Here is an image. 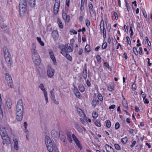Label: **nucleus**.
<instances>
[{"label": "nucleus", "mask_w": 152, "mask_h": 152, "mask_svg": "<svg viewBox=\"0 0 152 152\" xmlns=\"http://www.w3.org/2000/svg\"><path fill=\"white\" fill-rule=\"evenodd\" d=\"M16 118L18 121H21L23 118V106L22 100H19L16 106Z\"/></svg>", "instance_id": "nucleus-1"}, {"label": "nucleus", "mask_w": 152, "mask_h": 152, "mask_svg": "<svg viewBox=\"0 0 152 152\" xmlns=\"http://www.w3.org/2000/svg\"><path fill=\"white\" fill-rule=\"evenodd\" d=\"M58 48L61 49V53L63 55L65 54L66 53L72 52L73 49V47L71 45L66 44L64 45L63 44L60 45L58 46Z\"/></svg>", "instance_id": "nucleus-2"}, {"label": "nucleus", "mask_w": 152, "mask_h": 152, "mask_svg": "<svg viewBox=\"0 0 152 152\" xmlns=\"http://www.w3.org/2000/svg\"><path fill=\"white\" fill-rule=\"evenodd\" d=\"M3 52L6 61L8 64V66H10L12 63V60L11 55L6 46L3 47Z\"/></svg>", "instance_id": "nucleus-3"}, {"label": "nucleus", "mask_w": 152, "mask_h": 152, "mask_svg": "<svg viewBox=\"0 0 152 152\" xmlns=\"http://www.w3.org/2000/svg\"><path fill=\"white\" fill-rule=\"evenodd\" d=\"M27 3L26 0H23L19 3V12L20 16L23 17L26 11Z\"/></svg>", "instance_id": "nucleus-4"}, {"label": "nucleus", "mask_w": 152, "mask_h": 152, "mask_svg": "<svg viewBox=\"0 0 152 152\" xmlns=\"http://www.w3.org/2000/svg\"><path fill=\"white\" fill-rule=\"evenodd\" d=\"M45 142L48 151L49 152H52L53 150L54 146L53 145L51 140L49 137L48 136H45Z\"/></svg>", "instance_id": "nucleus-5"}, {"label": "nucleus", "mask_w": 152, "mask_h": 152, "mask_svg": "<svg viewBox=\"0 0 152 152\" xmlns=\"http://www.w3.org/2000/svg\"><path fill=\"white\" fill-rule=\"evenodd\" d=\"M5 78L8 86L11 88H12V81L10 75L7 73L5 75Z\"/></svg>", "instance_id": "nucleus-6"}, {"label": "nucleus", "mask_w": 152, "mask_h": 152, "mask_svg": "<svg viewBox=\"0 0 152 152\" xmlns=\"http://www.w3.org/2000/svg\"><path fill=\"white\" fill-rule=\"evenodd\" d=\"M60 6V0H55L53 9L54 14L56 15L58 13Z\"/></svg>", "instance_id": "nucleus-7"}, {"label": "nucleus", "mask_w": 152, "mask_h": 152, "mask_svg": "<svg viewBox=\"0 0 152 152\" xmlns=\"http://www.w3.org/2000/svg\"><path fill=\"white\" fill-rule=\"evenodd\" d=\"M47 72L48 76L49 77H52L54 75V70L51 67L48 66L47 69Z\"/></svg>", "instance_id": "nucleus-8"}, {"label": "nucleus", "mask_w": 152, "mask_h": 152, "mask_svg": "<svg viewBox=\"0 0 152 152\" xmlns=\"http://www.w3.org/2000/svg\"><path fill=\"white\" fill-rule=\"evenodd\" d=\"M33 61L37 65H39L41 62L40 57L39 55L32 57Z\"/></svg>", "instance_id": "nucleus-9"}, {"label": "nucleus", "mask_w": 152, "mask_h": 152, "mask_svg": "<svg viewBox=\"0 0 152 152\" xmlns=\"http://www.w3.org/2000/svg\"><path fill=\"white\" fill-rule=\"evenodd\" d=\"M36 44L34 43L32 45V48L31 50L32 57L37 56V55H39L38 52L36 50Z\"/></svg>", "instance_id": "nucleus-10"}, {"label": "nucleus", "mask_w": 152, "mask_h": 152, "mask_svg": "<svg viewBox=\"0 0 152 152\" xmlns=\"http://www.w3.org/2000/svg\"><path fill=\"white\" fill-rule=\"evenodd\" d=\"M2 138L3 140V145L5 144L7 145L10 143V140L8 136H5Z\"/></svg>", "instance_id": "nucleus-11"}, {"label": "nucleus", "mask_w": 152, "mask_h": 152, "mask_svg": "<svg viewBox=\"0 0 152 152\" xmlns=\"http://www.w3.org/2000/svg\"><path fill=\"white\" fill-rule=\"evenodd\" d=\"M53 37L54 40H56L58 38V32L57 31L54 30L52 33Z\"/></svg>", "instance_id": "nucleus-12"}, {"label": "nucleus", "mask_w": 152, "mask_h": 152, "mask_svg": "<svg viewBox=\"0 0 152 152\" xmlns=\"http://www.w3.org/2000/svg\"><path fill=\"white\" fill-rule=\"evenodd\" d=\"M88 7L89 9L90 10V14L91 15V12H92L94 15L95 16H96V12L95 10H93V5L91 3H89L88 4Z\"/></svg>", "instance_id": "nucleus-13"}, {"label": "nucleus", "mask_w": 152, "mask_h": 152, "mask_svg": "<svg viewBox=\"0 0 152 152\" xmlns=\"http://www.w3.org/2000/svg\"><path fill=\"white\" fill-rule=\"evenodd\" d=\"M105 146L107 151L108 152H114L113 148L109 145L106 144Z\"/></svg>", "instance_id": "nucleus-14"}, {"label": "nucleus", "mask_w": 152, "mask_h": 152, "mask_svg": "<svg viewBox=\"0 0 152 152\" xmlns=\"http://www.w3.org/2000/svg\"><path fill=\"white\" fill-rule=\"evenodd\" d=\"M72 137L73 140L75 141L76 143L78 145L79 143V140H78L76 136L74 134H72Z\"/></svg>", "instance_id": "nucleus-15"}, {"label": "nucleus", "mask_w": 152, "mask_h": 152, "mask_svg": "<svg viewBox=\"0 0 152 152\" xmlns=\"http://www.w3.org/2000/svg\"><path fill=\"white\" fill-rule=\"evenodd\" d=\"M59 135L60 136V138L61 139H64V142H65V140L64 139L65 138V135L64 134V133L62 131H60L59 132Z\"/></svg>", "instance_id": "nucleus-16"}, {"label": "nucleus", "mask_w": 152, "mask_h": 152, "mask_svg": "<svg viewBox=\"0 0 152 152\" xmlns=\"http://www.w3.org/2000/svg\"><path fill=\"white\" fill-rule=\"evenodd\" d=\"M51 134L53 137H55L58 136V133L55 130H53L51 131Z\"/></svg>", "instance_id": "nucleus-17"}, {"label": "nucleus", "mask_w": 152, "mask_h": 152, "mask_svg": "<svg viewBox=\"0 0 152 152\" xmlns=\"http://www.w3.org/2000/svg\"><path fill=\"white\" fill-rule=\"evenodd\" d=\"M77 111L80 116H82L83 114L84 115H85L82 110L80 108H77Z\"/></svg>", "instance_id": "nucleus-18"}, {"label": "nucleus", "mask_w": 152, "mask_h": 152, "mask_svg": "<svg viewBox=\"0 0 152 152\" xmlns=\"http://www.w3.org/2000/svg\"><path fill=\"white\" fill-rule=\"evenodd\" d=\"M85 50L87 52H89L91 50V49L89 45L87 44L85 46Z\"/></svg>", "instance_id": "nucleus-19"}, {"label": "nucleus", "mask_w": 152, "mask_h": 152, "mask_svg": "<svg viewBox=\"0 0 152 152\" xmlns=\"http://www.w3.org/2000/svg\"><path fill=\"white\" fill-rule=\"evenodd\" d=\"M74 91V93L76 96L77 97L80 98V94L79 91L77 89H75Z\"/></svg>", "instance_id": "nucleus-20"}, {"label": "nucleus", "mask_w": 152, "mask_h": 152, "mask_svg": "<svg viewBox=\"0 0 152 152\" xmlns=\"http://www.w3.org/2000/svg\"><path fill=\"white\" fill-rule=\"evenodd\" d=\"M87 72L86 69H83V75H82V76L85 79H86L87 78Z\"/></svg>", "instance_id": "nucleus-21"}, {"label": "nucleus", "mask_w": 152, "mask_h": 152, "mask_svg": "<svg viewBox=\"0 0 152 152\" xmlns=\"http://www.w3.org/2000/svg\"><path fill=\"white\" fill-rule=\"evenodd\" d=\"M37 39L38 41L42 46H44V43L42 41H41V38L40 37H37Z\"/></svg>", "instance_id": "nucleus-22"}, {"label": "nucleus", "mask_w": 152, "mask_h": 152, "mask_svg": "<svg viewBox=\"0 0 152 152\" xmlns=\"http://www.w3.org/2000/svg\"><path fill=\"white\" fill-rule=\"evenodd\" d=\"M122 104L123 106L125 107H127L128 104L126 101L125 98H123V99L122 101Z\"/></svg>", "instance_id": "nucleus-23"}, {"label": "nucleus", "mask_w": 152, "mask_h": 152, "mask_svg": "<svg viewBox=\"0 0 152 152\" xmlns=\"http://www.w3.org/2000/svg\"><path fill=\"white\" fill-rule=\"evenodd\" d=\"M64 56H65L68 60L71 61L72 60V57L70 55L66 53H65V54Z\"/></svg>", "instance_id": "nucleus-24"}, {"label": "nucleus", "mask_w": 152, "mask_h": 152, "mask_svg": "<svg viewBox=\"0 0 152 152\" xmlns=\"http://www.w3.org/2000/svg\"><path fill=\"white\" fill-rule=\"evenodd\" d=\"M58 23L59 25V27L61 28H62L63 27L61 21L59 19H58Z\"/></svg>", "instance_id": "nucleus-25"}, {"label": "nucleus", "mask_w": 152, "mask_h": 152, "mask_svg": "<svg viewBox=\"0 0 152 152\" xmlns=\"http://www.w3.org/2000/svg\"><path fill=\"white\" fill-rule=\"evenodd\" d=\"M54 89L53 88L50 91V98L51 99L55 97V94L54 92Z\"/></svg>", "instance_id": "nucleus-26"}, {"label": "nucleus", "mask_w": 152, "mask_h": 152, "mask_svg": "<svg viewBox=\"0 0 152 152\" xmlns=\"http://www.w3.org/2000/svg\"><path fill=\"white\" fill-rule=\"evenodd\" d=\"M79 90L80 91L83 92L85 90L84 87L82 85H80L79 86Z\"/></svg>", "instance_id": "nucleus-27"}, {"label": "nucleus", "mask_w": 152, "mask_h": 152, "mask_svg": "<svg viewBox=\"0 0 152 152\" xmlns=\"http://www.w3.org/2000/svg\"><path fill=\"white\" fill-rule=\"evenodd\" d=\"M95 124L97 126L100 127L101 126V124L100 121L98 120H97L95 122Z\"/></svg>", "instance_id": "nucleus-28"}, {"label": "nucleus", "mask_w": 152, "mask_h": 152, "mask_svg": "<svg viewBox=\"0 0 152 152\" xmlns=\"http://www.w3.org/2000/svg\"><path fill=\"white\" fill-rule=\"evenodd\" d=\"M121 142L123 144H126L127 141V137H125L124 138H122L121 140Z\"/></svg>", "instance_id": "nucleus-29"}, {"label": "nucleus", "mask_w": 152, "mask_h": 152, "mask_svg": "<svg viewBox=\"0 0 152 152\" xmlns=\"http://www.w3.org/2000/svg\"><path fill=\"white\" fill-rule=\"evenodd\" d=\"M133 51L134 54L136 56H137L138 54V52L137 50V48L136 47H134L133 48Z\"/></svg>", "instance_id": "nucleus-30"}, {"label": "nucleus", "mask_w": 152, "mask_h": 152, "mask_svg": "<svg viewBox=\"0 0 152 152\" xmlns=\"http://www.w3.org/2000/svg\"><path fill=\"white\" fill-rule=\"evenodd\" d=\"M92 116L94 118H96L98 116V114L96 112H93L92 114Z\"/></svg>", "instance_id": "nucleus-31"}, {"label": "nucleus", "mask_w": 152, "mask_h": 152, "mask_svg": "<svg viewBox=\"0 0 152 152\" xmlns=\"http://www.w3.org/2000/svg\"><path fill=\"white\" fill-rule=\"evenodd\" d=\"M52 101L53 102V103L56 104H59L58 101L56 100L55 97L51 99Z\"/></svg>", "instance_id": "nucleus-32"}, {"label": "nucleus", "mask_w": 152, "mask_h": 152, "mask_svg": "<svg viewBox=\"0 0 152 152\" xmlns=\"http://www.w3.org/2000/svg\"><path fill=\"white\" fill-rule=\"evenodd\" d=\"M97 104V102L96 100H93L92 102V106L95 107L96 106V105Z\"/></svg>", "instance_id": "nucleus-33"}, {"label": "nucleus", "mask_w": 152, "mask_h": 152, "mask_svg": "<svg viewBox=\"0 0 152 152\" xmlns=\"http://www.w3.org/2000/svg\"><path fill=\"white\" fill-rule=\"evenodd\" d=\"M6 103L8 107L9 108H10L11 107L12 105L10 101H9L8 100L6 101Z\"/></svg>", "instance_id": "nucleus-34"}, {"label": "nucleus", "mask_w": 152, "mask_h": 152, "mask_svg": "<svg viewBox=\"0 0 152 152\" xmlns=\"http://www.w3.org/2000/svg\"><path fill=\"white\" fill-rule=\"evenodd\" d=\"M120 127V124L118 122H117L115 124V128L116 130L118 129Z\"/></svg>", "instance_id": "nucleus-35"}, {"label": "nucleus", "mask_w": 152, "mask_h": 152, "mask_svg": "<svg viewBox=\"0 0 152 152\" xmlns=\"http://www.w3.org/2000/svg\"><path fill=\"white\" fill-rule=\"evenodd\" d=\"M39 88L41 89L43 91L45 90L43 84L42 83L39 86Z\"/></svg>", "instance_id": "nucleus-36"}, {"label": "nucleus", "mask_w": 152, "mask_h": 152, "mask_svg": "<svg viewBox=\"0 0 152 152\" xmlns=\"http://www.w3.org/2000/svg\"><path fill=\"white\" fill-rule=\"evenodd\" d=\"M66 135L67 137H71V134L70 131L67 130L66 131Z\"/></svg>", "instance_id": "nucleus-37"}, {"label": "nucleus", "mask_w": 152, "mask_h": 152, "mask_svg": "<svg viewBox=\"0 0 152 152\" xmlns=\"http://www.w3.org/2000/svg\"><path fill=\"white\" fill-rule=\"evenodd\" d=\"M102 30L103 31V37L104 39H105L106 37V32L105 29V28H103Z\"/></svg>", "instance_id": "nucleus-38"}, {"label": "nucleus", "mask_w": 152, "mask_h": 152, "mask_svg": "<svg viewBox=\"0 0 152 152\" xmlns=\"http://www.w3.org/2000/svg\"><path fill=\"white\" fill-rule=\"evenodd\" d=\"M106 126L107 128H110V127L111 125L110 121L109 120H108L107 121V122L106 123Z\"/></svg>", "instance_id": "nucleus-39"}, {"label": "nucleus", "mask_w": 152, "mask_h": 152, "mask_svg": "<svg viewBox=\"0 0 152 152\" xmlns=\"http://www.w3.org/2000/svg\"><path fill=\"white\" fill-rule=\"evenodd\" d=\"M96 58L97 61L98 62H101V58L100 55H97L96 56Z\"/></svg>", "instance_id": "nucleus-40"}, {"label": "nucleus", "mask_w": 152, "mask_h": 152, "mask_svg": "<svg viewBox=\"0 0 152 152\" xmlns=\"http://www.w3.org/2000/svg\"><path fill=\"white\" fill-rule=\"evenodd\" d=\"M86 26L88 27L90 25V21L88 19L86 20Z\"/></svg>", "instance_id": "nucleus-41"}, {"label": "nucleus", "mask_w": 152, "mask_h": 152, "mask_svg": "<svg viewBox=\"0 0 152 152\" xmlns=\"http://www.w3.org/2000/svg\"><path fill=\"white\" fill-rule=\"evenodd\" d=\"M107 43L105 42L103 43L102 45V48L104 49L106 48L107 47Z\"/></svg>", "instance_id": "nucleus-42"}, {"label": "nucleus", "mask_w": 152, "mask_h": 152, "mask_svg": "<svg viewBox=\"0 0 152 152\" xmlns=\"http://www.w3.org/2000/svg\"><path fill=\"white\" fill-rule=\"evenodd\" d=\"M115 149L118 150H120L121 149V148L119 145L117 144H115Z\"/></svg>", "instance_id": "nucleus-43"}, {"label": "nucleus", "mask_w": 152, "mask_h": 152, "mask_svg": "<svg viewBox=\"0 0 152 152\" xmlns=\"http://www.w3.org/2000/svg\"><path fill=\"white\" fill-rule=\"evenodd\" d=\"M98 98L100 101H102L103 100V97L102 95L100 94H98Z\"/></svg>", "instance_id": "nucleus-44"}, {"label": "nucleus", "mask_w": 152, "mask_h": 152, "mask_svg": "<svg viewBox=\"0 0 152 152\" xmlns=\"http://www.w3.org/2000/svg\"><path fill=\"white\" fill-rule=\"evenodd\" d=\"M51 59L52 60L54 63L56 62V59L54 55L50 56Z\"/></svg>", "instance_id": "nucleus-45"}, {"label": "nucleus", "mask_w": 152, "mask_h": 152, "mask_svg": "<svg viewBox=\"0 0 152 152\" xmlns=\"http://www.w3.org/2000/svg\"><path fill=\"white\" fill-rule=\"evenodd\" d=\"M126 39L127 43L129 44L130 45L131 44V42L129 37L128 36H127L126 37Z\"/></svg>", "instance_id": "nucleus-46"}, {"label": "nucleus", "mask_w": 152, "mask_h": 152, "mask_svg": "<svg viewBox=\"0 0 152 152\" xmlns=\"http://www.w3.org/2000/svg\"><path fill=\"white\" fill-rule=\"evenodd\" d=\"M130 31H131V33H130V37H131L133 35V34H134L133 30L132 29V27L131 26L130 27Z\"/></svg>", "instance_id": "nucleus-47"}, {"label": "nucleus", "mask_w": 152, "mask_h": 152, "mask_svg": "<svg viewBox=\"0 0 152 152\" xmlns=\"http://www.w3.org/2000/svg\"><path fill=\"white\" fill-rule=\"evenodd\" d=\"M125 3L126 4V5H125V6H126V9L127 10L129 11V8L130 7L129 5V4H128V3L127 2V1L126 0H125Z\"/></svg>", "instance_id": "nucleus-48"}, {"label": "nucleus", "mask_w": 152, "mask_h": 152, "mask_svg": "<svg viewBox=\"0 0 152 152\" xmlns=\"http://www.w3.org/2000/svg\"><path fill=\"white\" fill-rule=\"evenodd\" d=\"M145 39L147 41V42L148 43V46H151V42H149V39H148V37H145Z\"/></svg>", "instance_id": "nucleus-49"}, {"label": "nucleus", "mask_w": 152, "mask_h": 152, "mask_svg": "<svg viewBox=\"0 0 152 152\" xmlns=\"http://www.w3.org/2000/svg\"><path fill=\"white\" fill-rule=\"evenodd\" d=\"M62 15H63L64 16H65L66 15L67 12L66 11V10H62Z\"/></svg>", "instance_id": "nucleus-50"}, {"label": "nucleus", "mask_w": 152, "mask_h": 152, "mask_svg": "<svg viewBox=\"0 0 152 152\" xmlns=\"http://www.w3.org/2000/svg\"><path fill=\"white\" fill-rule=\"evenodd\" d=\"M54 152H59L58 150L56 145H54L53 150Z\"/></svg>", "instance_id": "nucleus-51"}, {"label": "nucleus", "mask_w": 152, "mask_h": 152, "mask_svg": "<svg viewBox=\"0 0 152 152\" xmlns=\"http://www.w3.org/2000/svg\"><path fill=\"white\" fill-rule=\"evenodd\" d=\"M14 145H18V142L17 140L16 139H14L13 140Z\"/></svg>", "instance_id": "nucleus-52"}, {"label": "nucleus", "mask_w": 152, "mask_h": 152, "mask_svg": "<svg viewBox=\"0 0 152 152\" xmlns=\"http://www.w3.org/2000/svg\"><path fill=\"white\" fill-rule=\"evenodd\" d=\"M104 65L107 68H108V69H110V66L109 65V64L108 63L105 62L104 63Z\"/></svg>", "instance_id": "nucleus-53"}, {"label": "nucleus", "mask_w": 152, "mask_h": 152, "mask_svg": "<svg viewBox=\"0 0 152 152\" xmlns=\"http://www.w3.org/2000/svg\"><path fill=\"white\" fill-rule=\"evenodd\" d=\"M136 143V141H134L132 142V145H131L130 146L131 148H132L135 145Z\"/></svg>", "instance_id": "nucleus-54"}, {"label": "nucleus", "mask_w": 152, "mask_h": 152, "mask_svg": "<svg viewBox=\"0 0 152 152\" xmlns=\"http://www.w3.org/2000/svg\"><path fill=\"white\" fill-rule=\"evenodd\" d=\"M83 52V50L82 48H80L78 51V54L79 55H81Z\"/></svg>", "instance_id": "nucleus-55"}, {"label": "nucleus", "mask_w": 152, "mask_h": 152, "mask_svg": "<svg viewBox=\"0 0 152 152\" xmlns=\"http://www.w3.org/2000/svg\"><path fill=\"white\" fill-rule=\"evenodd\" d=\"M70 32L71 33H73L74 34H77V32L75 30L72 29L70 30Z\"/></svg>", "instance_id": "nucleus-56"}, {"label": "nucleus", "mask_w": 152, "mask_h": 152, "mask_svg": "<svg viewBox=\"0 0 152 152\" xmlns=\"http://www.w3.org/2000/svg\"><path fill=\"white\" fill-rule=\"evenodd\" d=\"M142 13L143 15L144 16V17L146 18H147V15H146V13L145 10H143L142 11Z\"/></svg>", "instance_id": "nucleus-57"}, {"label": "nucleus", "mask_w": 152, "mask_h": 152, "mask_svg": "<svg viewBox=\"0 0 152 152\" xmlns=\"http://www.w3.org/2000/svg\"><path fill=\"white\" fill-rule=\"evenodd\" d=\"M49 53L50 56H52L54 55L53 51L51 50L49 51Z\"/></svg>", "instance_id": "nucleus-58"}, {"label": "nucleus", "mask_w": 152, "mask_h": 152, "mask_svg": "<svg viewBox=\"0 0 152 152\" xmlns=\"http://www.w3.org/2000/svg\"><path fill=\"white\" fill-rule=\"evenodd\" d=\"M67 139L69 141L70 143H72V136L70 137H67Z\"/></svg>", "instance_id": "nucleus-59"}, {"label": "nucleus", "mask_w": 152, "mask_h": 152, "mask_svg": "<svg viewBox=\"0 0 152 152\" xmlns=\"http://www.w3.org/2000/svg\"><path fill=\"white\" fill-rule=\"evenodd\" d=\"M115 107L114 104H113L109 107V108L110 109H114Z\"/></svg>", "instance_id": "nucleus-60"}, {"label": "nucleus", "mask_w": 152, "mask_h": 152, "mask_svg": "<svg viewBox=\"0 0 152 152\" xmlns=\"http://www.w3.org/2000/svg\"><path fill=\"white\" fill-rule=\"evenodd\" d=\"M77 130L80 132V133H82L83 132V131L82 129L80 127H79V128H78V129H77Z\"/></svg>", "instance_id": "nucleus-61"}, {"label": "nucleus", "mask_w": 152, "mask_h": 152, "mask_svg": "<svg viewBox=\"0 0 152 152\" xmlns=\"http://www.w3.org/2000/svg\"><path fill=\"white\" fill-rule=\"evenodd\" d=\"M135 110L136 112H138L140 111V109L137 106L135 107Z\"/></svg>", "instance_id": "nucleus-62"}, {"label": "nucleus", "mask_w": 152, "mask_h": 152, "mask_svg": "<svg viewBox=\"0 0 152 152\" xmlns=\"http://www.w3.org/2000/svg\"><path fill=\"white\" fill-rule=\"evenodd\" d=\"M132 89L135 90L136 88V86L135 84L134 83L132 86Z\"/></svg>", "instance_id": "nucleus-63"}, {"label": "nucleus", "mask_w": 152, "mask_h": 152, "mask_svg": "<svg viewBox=\"0 0 152 152\" xmlns=\"http://www.w3.org/2000/svg\"><path fill=\"white\" fill-rule=\"evenodd\" d=\"M144 101L145 104H148L149 103V102L147 99H145Z\"/></svg>", "instance_id": "nucleus-64"}]
</instances>
